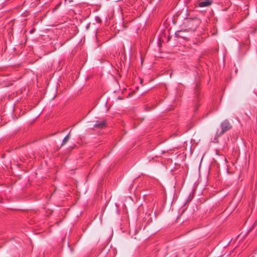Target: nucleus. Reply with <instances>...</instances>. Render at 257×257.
Masks as SVG:
<instances>
[{
	"instance_id": "obj_2",
	"label": "nucleus",
	"mask_w": 257,
	"mask_h": 257,
	"mask_svg": "<svg viewBox=\"0 0 257 257\" xmlns=\"http://www.w3.org/2000/svg\"><path fill=\"white\" fill-rule=\"evenodd\" d=\"M212 1L211 0H200L198 2V6L200 8L208 7L212 4Z\"/></svg>"
},
{
	"instance_id": "obj_3",
	"label": "nucleus",
	"mask_w": 257,
	"mask_h": 257,
	"mask_svg": "<svg viewBox=\"0 0 257 257\" xmlns=\"http://www.w3.org/2000/svg\"><path fill=\"white\" fill-rule=\"evenodd\" d=\"M106 122L105 120L96 121L93 126L99 128H103L105 126Z\"/></svg>"
},
{
	"instance_id": "obj_5",
	"label": "nucleus",
	"mask_w": 257,
	"mask_h": 257,
	"mask_svg": "<svg viewBox=\"0 0 257 257\" xmlns=\"http://www.w3.org/2000/svg\"><path fill=\"white\" fill-rule=\"evenodd\" d=\"M34 29L31 30L30 31V33H32L34 32Z\"/></svg>"
},
{
	"instance_id": "obj_4",
	"label": "nucleus",
	"mask_w": 257,
	"mask_h": 257,
	"mask_svg": "<svg viewBox=\"0 0 257 257\" xmlns=\"http://www.w3.org/2000/svg\"><path fill=\"white\" fill-rule=\"evenodd\" d=\"M69 134H68L67 136H65V143H66V142L68 140V139H69Z\"/></svg>"
},
{
	"instance_id": "obj_1",
	"label": "nucleus",
	"mask_w": 257,
	"mask_h": 257,
	"mask_svg": "<svg viewBox=\"0 0 257 257\" xmlns=\"http://www.w3.org/2000/svg\"><path fill=\"white\" fill-rule=\"evenodd\" d=\"M231 127V124L228 120L225 119L223 120L220 123L221 131L219 133V135H223L224 133L230 130Z\"/></svg>"
},
{
	"instance_id": "obj_6",
	"label": "nucleus",
	"mask_w": 257,
	"mask_h": 257,
	"mask_svg": "<svg viewBox=\"0 0 257 257\" xmlns=\"http://www.w3.org/2000/svg\"><path fill=\"white\" fill-rule=\"evenodd\" d=\"M64 143V139H63V141H62V144Z\"/></svg>"
},
{
	"instance_id": "obj_7",
	"label": "nucleus",
	"mask_w": 257,
	"mask_h": 257,
	"mask_svg": "<svg viewBox=\"0 0 257 257\" xmlns=\"http://www.w3.org/2000/svg\"><path fill=\"white\" fill-rule=\"evenodd\" d=\"M72 28H74V29H76V27L75 26H73Z\"/></svg>"
}]
</instances>
